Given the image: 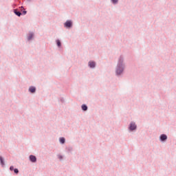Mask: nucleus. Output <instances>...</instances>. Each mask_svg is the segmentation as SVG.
I'll use <instances>...</instances> for the list:
<instances>
[{
	"label": "nucleus",
	"mask_w": 176,
	"mask_h": 176,
	"mask_svg": "<svg viewBox=\"0 0 176 176\" xmlns=\"http://www.w3.org/2000/svg\"><path fill=\"white\" fill-rule=\"evenodd\" d=\"M81 108L82 111H87V106L86 104H82Z\"/></svg>",
	"instance_id": "6e6552de"
},
{
	"label": "nucleus",
	"mask_w": 176,
	"mask_h": 176,
	"mask_svg": "<svg viewBox=\"0 0 176 176\" xmlns=\"http://www.w3.org/2000/svg\"><path fill=\"white\" fill-rule=\"evenodd\" d=\"M14 172L15 173V174H19V169L17 168L14 169Z\"/></svg>",
	"instance_id": "4468645a"
},
{
	"label": "nucleus",
	"mask_w": 176,
	"mask_h": 176,
	"mask_svg": "<svg viewBox=\"0 0 176 176\" xmlns=\"http://www.w3.org/2000/svg\"><path fill=\"white\" fill-rule=\"evenodd\" d=\"M89 66L91 68H94V67H96V63L93 62V61H90V62H89Z\"/></svg>",
	"instance_id": "39448f33"
},
{
	"label": "nucleus",
	"mask_w": 176,
	"mask_h": 176,
	"mask_svg": "<svg viewBox=\"0 0 176 176\" xmlns=\"http://www.w3.org/2000/svg\"><path fill=\"white\" fill-rule=\"evenodd\" d=\"M27 14V11H23V14Z\"/></svg>",
	"instance_id": "a211bd4d"
},
{
	"label": "nucleus",
	"mask_w": 176,
	"mask_h": 176,
	"mask_svg": "<svg viewBox=\"0 0 176 176\" xmlns=\"http://www.w3.org/2000/svg\"><path fill=\"white\" fill-rule=\"evenodd\" d=\"M0 162L1 164H2V166H4L5 162H3V158H2V157L0 156Z\"/></svg>",
	"instance_id": "f8f14e48"
},
{
	"label": "nucleus",
	"mask_w": 176,
	"mask_h": 176,
	"mask_svg": "<svg viewBox=\"0 0 176 176\" xmlns=\"http://www.w3.org/2000/svg\"><path fill=\"white\" fill-rule=\"evenodd\" d=\"M14 13H15V14H16V16H19V17L21 16V12L15 10Z\"/></svg>",
	"instance_id": "1a4fd4ad"
},
{
	"label": "nucleus",
	"mask_w": 176,
	"mask_h": 176,
	"mask_svg": "<svg viewBox=\"0 0 176 176\" xmlns=\"http://www.w3.org/2000/svg\"><path fill=\"white\" fill-rule=\"evenodd\" d=\"M30 160L32 163H35V162H36V157H35L34 155H30Z\"/></svg>",
	"instance_id": "20e7f679"
},
{
	"label": "nucleus",
	"mask_w": 176,
	"mask_h": 176,
	"mask_svg": "<svg viewBox=\"0 0 176 176\" xmlns=\"http://www.w3.org/2000/svg\"><path fill=\"white\" fill-rule=\"evenodd\" d=\"M129 129L130 130H135V129H137V125H135V123L132 122L130 124Z\"/></svg>",
	"instance_id": "7ed1b4c3"
},
{
	"label": "nucleus",
	"mask_w": 176,
	"mask_h": 176,
	"mask_svg": "<svg viewBox=\"0 0 176 176\" xmlns=\"http://www.w3.org/2000/svg\"><path fill=\"white\" fill-rule=\"evenodd\" d=\"M113 3H118V0H111Z\"/></svg>",
	"instance_id": "2eb2a0df"
},
{
	"label": "nucleus",
	"mask_w": 176,
	"mask_h": 176,
	"mask_svg": "<svg viewBox=\"0 0 176 176\" xmlns=\"http://www.w3.org/2000/svg\"><path fill=\"white\" fill-rule=\"evenodd\" d=\"M123 72V65H118L116 70L117 75H120Z\"/></svg>",
	"instance_id": "f257e3e1"
},
{
	"label": "nucleus",
	"mask_w": 176,
	"mask_h": 176,
	"mask_svg": "<svg viewBox=\"0 0 176 176\" xmlns=\"http://www.w3.org/2000/svg\"><path fill=\"white\" fill-rule=\"evenodd\" d=\"M58 158L60 159V160H61L63 159V156L58 155Z\"/></svg>",
	"instance_id": "f3484780"
},
{
	"label": "nucleus",
	"mask_w": 176,
	"mask_h": 176,
	"mask_svg": "<svg viewBox=\"0 0 176 176\" xmlns=\"http://www.w3.org/2000/svg\"><path fill=\"white\" fill-rule=\"evenodd\" d=\"M10 170L11 171H13V170H14V168L13 166H10Z\"/></svg>",
	"instance_id": "dca6fc26"
},
{
	"label": "nucleus",
	"mask_w": 176,
	"mask_h": 176,
	"mask_svg": "<svg viewBox=\"0 0 176 176\" xmlns=\"http://www.w3.org/2000/svg\"><path fill=\"white\" fill-rule=\"evenodd\" d=\"M34 36V34L30 33L28 36V41H31L32 39V37Z\"/></svg>",
	"instance_id": "9d476101"
},
{
	"label": "nucleus",
	"mask_w": 176,
	"mask_h": 176,
	"mask_svg": "<svg viewBox=\"0 0 176 176\" xmlns=\"http://www.w3.org/2000/svg\"><path fill=\"white\" fill-rule=\"evenodd\" d=\"M60 144H64L65 142V138H61L60 139Z\"/></svg>",
	"instance_id": "9b49d317"
},
{
	"label": "nucleus",
	"mask_w": 176,
	"mask_h": 176,
	"mask_svg": "<svg viewBox=\"0 0 176 176\" xmlns=\"http://www.w3.org/2000/svg\"><path fill=\"white\" fill-rule=\"evenodd\" d=\"M56 44L58 46V47L61 46V42L60 41V40H56Z\"/></svg>",
	"instance_id": "ddd939ff"
},
{
	"label": "nucleus",
	"mask_w": 176,
	"mask_h": 176,
	"mask_svg": "<svg viewBox=\"0 0 176 176\" xmlns=\"http://www.w3.org/2000/svg\"><path fill=\"white\" fill-rule=\"evenodd\" d=\"M160 140L161 141H166V140H167V135L164 134L161 135Z\"/></svg>",
	"instance_id": "423d86ee"
},
{
	"label": "nucleus",
	"mask_w": 176,
	"mask_h": 176,
	"mask_svg": "<svg viewBox=\"0 0 176 176\" xmlns=\"http://www.w3.org/2000/svg\"><path fill=\"white\" fill-rule=\"evenodd\" d=\"M36 90V89L34 87H30L29 89V91H30V93H35Z\"/></svg>",
	"instance_id": "0eeeda50"
},
{
	"label": "nucleus",
	"mask_w": 176,
	"mask_h": 176,
	"mask_svg": "<svg viewBox=\"0 0 176 176\" xmlns=\"http://www.w3.org/2000/svg\"><path fill=\"white\" fill-rule=\"evenodd\" d=\"M72 26V22L71 21H67L65 23V27H67V28H69Z\"/></svg>",
	"instance_id": "f03ea898"
}]
</instances>
